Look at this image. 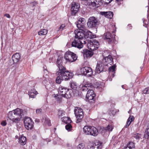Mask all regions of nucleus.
<instances>
[{
  "label": "nucleus",
  "mask_w": 149,
  "mask_h": 149,
  "mask_svg": "<svg viewBox=\"0 0 149 149\" xmlns=\"http://www.w3.org/2000/svg\"><path fill=\"white\" fill-rule=\"evenodd\" d=\"M63 59L62 56L59 55L56 61V65L58 67V70L56 72V74L58 76L56 77V81L58 84H60L63 80H68L71 78L73 76V73L67 70L65 68L63 65Z\"/></svg>",
  "instance_id": "obj_1"
},
{
  "label": "nucleus",
  "mask_w": 149,
  "mask_h": 149,
  "mask_svg": "<svg viewBox=\"0 0 149 149\" xmlns=\"http://www.w3.org/2000/svg\"><path fill=\"white\" fill-rule=\"evenodd\" d=\"M75 39L72 43V47L81 49L83 47V45L86 43V40L84 37V31L79 29L74 31Z\"/></svg>",
  "instance_id": "obj_2"
},
{
  "label": "nucleus",
  "mask_w": 149,
  "mask_h": 149,
  "mask_svg": "<svg viewBox=\"0 0 149 149\" xmlns=\"http://www.w3.org/2000/svg\"><path fill=\"white\" fill-rule=\"evenodd\" d=\"M58 95H55L57 100L60 102L61 100L62 97L67 99L71 97L73 95V91L62 86H60L58 88Z\"/></svg>",
  "instance_id": "obj_3"
},
{
  "label": "nucleus",
  "mask_w": 149,
  "mask_h": 149,
  "mask_svg": "<svg viewBox=\"0 0 149 149\" xmlns=\"http://www.w3.org/2000/svg\"><path fill=\"white\" fill-rule=\"evenodd\" d=\"M83 132L86 135H90L94 136H97L98 134L97 129L92 126H85L83 128Z\"/></svg>",
  "instance_id": "obj_4"
},
{
  "label": "nucleus",
  "mask_w": 149,
  "mask_h": 149,
  "mask_svg": "<svg viewBox=\"0 0 149 149\" xmlns=\"http://www.w3.org/2000/svg\"><path fill=\"white\" fill-rule=\"evenodd\" d=\"M74 114L77 118V123H79L83 118L84 113L83 110L81 108L76 107L74 110Z\"/></svg>",
  "instance_id": "obj_5"
},
{
  "label": "nucleus",
  "mask_w": 149,
  "mask_h": 149,
  "mask_svg": "<svg viewBox=\"0 0 149 149\" xmlns=\"http://www.w3.org/2000/svg\"><path fill=\"white\" fill-rule=\"evenodd\" d=\"M64 58L66 61L69 62H74L77 59L76 54L70 51H67L66 52Z\"/></svg>",
  "instance_id": "obj_6"
},
{
  "label": "nucleus",
  "mask_w": 149,
  "mask_h": 149,
  "mask_svg": "<svg viewBox=\"0 0 149 149\" xmlns=\"http://www.w3.org/2000/svg\"><path fill=\"white\" fill-rule=\"evenodd\" d=\"M99 42L95 40H90L88 43L87 46L89 49L92 51H94L99 47Z\"/></svg>",
  "instance_id": "obj_7"
},
{
  "label": "nucleus",
  "mask_w": 149,
  "mask_h": 149,
  "mask_svg": "<svg viewBox=\"0 0 149 149\" xmlns=\"http://www.w3.org/2000/svg\"><path fill=\"white\" fill-rule=\"evenodd\" d=\"M93 89L91 88L90 90H88L86 95V100L90 103L94 102L95 100V95L94 93Z\"/></svg>",
  "instance_id": "obj_8"
},
{
  "label": "nucleus",
  "mask_w": 149,
  "mask_h": 149,
  "mask_svg": "<svg viewBox=\"0 0 149 149\" xmlns=\"http://www.w3.org/2000/svg\"><path fill=\"white\" fill-rule=\"evenodd\" d=\"M83 1H87L88 5L91 8L94 9L102 4L100 0H81Z\"/></svg>",
  "instance_id": "obj_9"
},
{
  "label": "nucleus",
  "mask_w": 149,
  "mask_h": 149,
  "mask_svg": "<svg viewBox=\"0 0 149 149\" xmlns=\"http://www.w3.org/2000/svg\"><path fill=\"white\" fill-rule=\"evenodd\" d=\"M33 122L29 117H25L24 119V124L26 128L28 130H31L33 127Z\"/></svg>",
  "instance_id": "obj_10"
},
{
  "label": "nucleus",
  "mask_w": 149,
  "mask_h": 149,
  "mask_svg": "<svg viewBox=\"0 0 149 149\" xmlns=\"http://www.w3.org/2000/svg\"><path fill=\"white\" fill-rule=\"evenodd\" d=\"M82 74L88 77H91L93 75V72L92 68L89 67H85L81 69Z\"/></svg>",
  "instance_id": "obj_11"
},
{
  "label": "nucleus",
  "mask_w": 149,
  "mask_h": 149,
  "mask_svg": "<svg viewBox=\"0 0 149 149\" xmlns=\"http://www.w3.org/2000/svg\"><path fill=\"white\" fill-rule=\"evenodd\" d=\"M98 21L94 17H90L88 19L87 25L88 27L95 28L97 25Z\"/></svg>",
  "instance_id": "obj_12"
},
{
  "label": "nucleus",
  "mask_w": 149,
  "mask_h": 149,
  "mask_svg": "<svg viewBox=\"0 0 149 149\" xmlns=\"http://www.w3.org/2000/svg\"><path fill=\"white\" fill-rule=\"evenodd\" d=\"M107 65V64L104 63L102 61L98 62L96 65L95 71L98 73H100L104 70L105 66Z\"/></svg>",
  "instance_id": "obj_13"
},
{
  "label": "nucleus",
  "mask_w": 149,
  "mask_h": 149,
  "mask_svg": "<svg viewBox=\"0 0 149 149\" xmlns=\"http://www.w3.org/2000/svg\"><path fill=\"white\" fill-rule=\"evenodd\" d=\"M85 19L84 18H80L77 22L76 25L79 29L82 31L85 29L84 23Z\"/></svg>",
  "instance_id": "obj_14"
},
{
  "label": "nucleus",
  "mask_w": 149,
  "mask_h": 149,
  "mask_svg": "<svg viewBox=\"0 0 149 149\" xmlns=\"http://www.w3.org/2000/svg\"><path fill=\"white\" fill-rule=\"evenodd\" d=\"M109 31V32L108 31L105 33L103 36V38L108 41L109 43L112 42L113 39L112 35H111L110 32L112 33L113 32V31H111L110 29Z\"/></svg>",
  "instance_id": "obj_15"
},
{
  "label": "nucleus",
  "mask_w": 149,
  "mask_h": 149,
  "mask_svg": "<svg viewBox=\"0 0 149 149\" xmlns=\"http://www.w3.org/2000/svg\"><path fill=\"white\" fill-rule=\"evenodd\" d=\"M94 86L91 83H87L84 85H81L80 86V88L81 90L83 91H86L87 90H90L91 88H93Z\"/></svg>",
  "instance_id": "obj_16"
},
{
  "label": "nucleus",
  "mask_w": 149,
  "mask_h": 149,
  "mask_svg": "<svg viewBox=\"0 0 149 149\" xmlns=\"http://www.w3.org/2000/svg\"><path fill=\"white\" fill-rule=\"evenodd\" d=\"M79 7V4L75 2L72 3L71 10L72 15H74L77 12Z\"/></svg>",
  "instance_id": "obj_17"
},
{
  "label": "nucleus",
  "mask_w": 149,
  "mask_h": 149,
  "mask_svg": "<svg viewBox=\"0 0 149 149\" xmlns=\"http://www.w3.org/2000/svg\"><path fill=\"white\" fill-rule=\"evenodd\" d=\"M102 61L104 64L106 63L107 65L108 64L111 65L113 63V59L112 58L111 56L110 55H109L108 56L105 57Z\"/></svg>",
  "instance_id": "obj_18"
},
{
  "label": "nucleus",
  "mask_w": 149,
  "mask_h": 149,
  "mask_svg": "<svg viewBox=\"0 0 149 149\" xmlns=\"http://www.w3.org/2000/svg\"><path fill=\"white\" fill-rule=\"evenodd\" d=\"M83 31H84V38L86 39V38H93L95 37V36L91 32L86 29Z\"/></svg>",
  "instance_id": "obj_19"
},
{
  "label": "nucleus",
  "mask_w": 149,
  "mask_h": 149,
  "mask_svg": "<svg viewBox=\"0 0 149 149\" xmlns=\"http://www.w3.org/2000/svg\"><path fill=\"white\" fill-rule=\"evenodd\" d=\"M13 111L17 117L22 118L24 116V112L22 109L19 108H17Z\"/></svg>",
  "instance_id": "obj_20"
},
{
  "label": "nucleus",
  "mask_w": 149,
  "mask_h": 149,
  "mask_svg": "<svg viewBox=\"0 0 149 149\" xmlns=\"http://www.w3.org/2000/svg\"><path fill=\"white\" fill-rule=\"evenodd\" d=\"M84 58H90L93 55V52L88 49H84L82 52Z\"/></svg>",
  "instance_id": "obj_21"
},
{
  "label": "nucleus",
  "mask_w": 149,
  "mask_h": 149,
  "mask_svg": "<svg viewBox=\"0 0 149 149\" xmlns=\"http://www.w3.org/2000/svg\"><path fill=\"white\" fill-rule=\"evenodd\" d=\"M100 14L104 16L106 18L109 19H111L113 15V13L111 11L101 12Z\"/></svg>",
  "instance_id": "obj_22"
},
{
  "label": "nucleus",
  "mask_w": 149,
  "mask_h": 149,
  "mask_svg": "<svg viewBox=\"0 0 149 149\" xmlns=\"http://www.w3.org/2000/svg\"><path fill=\"white\" fill-rule=\"evenodd\" d=\"M21 56L19 53H16L13 55L12 60L14 63H16L19 61Z\"/></svg>",
  "instance_id": "obj_23"
},
{
  "label": "nucleus",
  "mask_w": 149,
  "mask_h": 149,
  "mask_svg": "<svg viewBox=\"0 0 149 149\" xmlns=\"http://www.w3.org/2000/svg\"><path fill=\"white\" fill-rule=\"evenodd\" d=\"M101 145L102 144L100 142H95L90 147L89 149H101Z\"/></svg>",
  "instance_id": "obj_24"
},
{
  "label": "nucleus",
  "mask_w": 149,
  "mask_h": 149,
  "mask_svg": "<svg viewBox=\"0 0 149 149\" xmlns=\"http://www.w3.org/2000/svg\"><path fill=\"white\" fill-rule=\"evenodd\" d=\"M37 94V91H36L35 89L33 88L30 90L29 92V95L30 97L34 98Z\"/></svg>",
  "instance_id": "obj_25"
},
{
  "label": "nucleus",
  "mask_w": 149,
  "mask_h": 149,
  "mask_svg": "<svg viewBox=\"0 0 149 149\" xmlns=\"http://www.w3.org/2000/svg\"><path fill=\"white\" fill-rule=\"evenodd\" d=\"M123 149H135L134 144L132 142H130L127 147H125Z\"/></svg>",
  "instance_id": "obj_26"
},
{
  "label": "nucleus",
  "mask_w": 149,
  "mask_h": 149,
  "mask_svg": "<svg viewBox=\"0 0 149 149\" xmlns=\"http://www.w3.org/2000/svg\"><path fill=\"white\" fill-rule=\"evenodd\" d=\"M116 67V66L115 65H114L109 68V72L110 73H111L113 77L115 75L114 74L115 73V69Z\"/></svg>",
  "instance_id": "obj_27"
},
{
  "label": "nucleus",
  "mask_w": 149,
  "mask_h": 149,
  "mask_svg": "<svg viewBox=\"0 0 149 149\" xmlns=\"http://www.w3.org/2000/svg\"><path fill=\"white\" fill-rule=\"evenodd\" d=\"M19 143L22 145H24L26 143V138L24 136H21L19 139Z\"/></svg>",
  "instance_id": "obj_28"
},
{
  "label": "nucleus",
  "mask_w": 149,
  "mask_h": 149,
  "mask_svg": "<svg viewBox=\"0 0 149 149\" xmlns=\"http://www.w3.org/2000/svg\"><path fill=\"white\" fill-rule=\"evenodd\" d=\"M8 118L11 120L17 117L13 110L10 111L8 112Z\"/></svg>",
  "instance_id": "obj_29"
},
{
  "label": "nucleus",
  "mask_w": 149,
  "mask_h": 149,
  "mask_svg": "<svg viewBox=\"0 0 149 149\" xmlns=\"http://www.w3.org/2000/svg\"><path fill=\"white\" fill-rule=\"evenodd\" d=\"M134 120V117L133 116H130L129 118L127 121V125L125 126L126 128L128 127L130 125L132 121Z\"/></svg>",
  "instance_id": "obj_30"
},
{
  "label": "nucleus",
  "mask_w": 149,
  "mask_h": 149,
  "mask_svg": "<svg viewBox=\"0 0 149 149\" xmlns=\"http://www.w3.org/2000/svg\"><path fill=\"white\" fill-rule=\"evenodd\" d=\"M61 119L62 122L65 123H70L72 122V120L70 118L68 117H63Z\"/></svg>",
  "instance_id": "obj_31"
},
{
  "label": "nucleus",
  "mask_w": 149,
  "mask_h": 149,
  "mask_svg": "<svg viewBox=\"0 0 149 149\" xmlns=\"http://www.w3.org/2000/svg\"><path fill=\"white\" fill-rule=\"evenodd\" d=\"M104 3L107 4H108L110 3L112 1H115L118 5H120L121 4L120 2L122 1V0H102Z\"/></svg>",
  "instance_id": "obj_32"
},
{
  "label": "nucleus",
  "mask_w": 149,
  "mask_h": 149,
  "mask_svg": "<svg viewBox=\"0 0 149 149\" xmlns=\"http://www.w3.org/2000/svg\"><path fill=\"white\" fill-rule=\"evenodd\" d=\"M47 33V30L46 29H43L38 32V34L39 35H45Z\"/></svg>",
  "instance_id": "obj_33"
},
{
  "label": "nucleus",
  "mask_w": 149,
  "mask_h": 149,
  "mask_svg": "<svg viewBox=\"0 0 149 149\" xmlns=\"http://www.w3.org/2000/svg\"><path fill=\"white\" fill-rule=\"evenodd\" d=\"M113 129V128L112 126L109 125L107 127L104 128L103 130H105L106 132L111 131Z\"/></svg>",
  "instance_id": "obj_34"
},
{
  "label": "nucleus",
  "mask_w": 149,
  "mask_h": 149,
  "mask_svg": "<svg viewBox=\"0 0 149 149\" xmlns=\"http://www.w3.org/2000/svg\"><path fill=\"white\" fill-rule=\"evenodd\" d=\"M141 136V134L139 133H135L133 135V137L137 140H139Z\"/></svg>",
  "instance_id": "obj_35"
},
{
  "label": "nucleus",
  "mask_w": 149,
  "mask_h": 149,
  "mask_svg": "<svg viewBox=\"0 0 149 149\" xmlns=\"http://www.w3.org/2000/svg\"><path fill=\"white\" fill-rule=\"evenodd\" d=\"M44 124L46 125L50 126L51 125L50 120L48 118L46 117L45 121Z\"/></svg>",
  "instance_id": "obj_36"
},
{
  "label": "nucleus",
  "mask_w": 149,
  "mask_h": 149,
  "mask_svg": "<svg viewBox=\"0 0 149 149\" xmlns=\"http://www.w3.org/2000/svg\"><path fill=\"white\" fill-rule=\"evenodd\" d=\"M70 86L72 89L73 90H75L77 88V85L75 82H72L70 84Z\"/></svg>",
  "instance_id": "obj_37"
},
{
  "label": "nucleus",
  "mask_w": 149,
  "mask_h": 149,
  "mask_svg": "<svg viewBox=\"0 0 149 149\" xmlns=\"http://www.w3.org/2000/svg\"><path fill=\"white\" fill-rule=\"evenodd\" d=\"M65 128L68 131H70L72 130V126L71 124H70V123H68L65 126Z\"/></svg>",
  "instance_id": "obj_38"
},
{
  "label": "nucleus",
  "mask_w": 149,
  "mask_h": 149,
  "mask_svg": "<svg viewBox=\"0 0 149 149\" xmlns=\"http://www.w3.org/2000/svg\"><path fill=\"white\" fill-rule=\"evenodd\" d=\"M77 148L78 149H85V145L83 143H81L78 145Z\"/></svg>",
  "instance_id": "obj_39"
},
{
  "label": "nucleus",
  "mask_w": 149,
  "mask_h": 149,
  "mask_svg": "<svg viewBox=\"0 0 149 149\" xmlns=\"http://www.w3.org/2000/svg\"><path fill=\"white\" fill-rule=\"evenodd\" d=\"M20 118L19 117H16L14 119L11 120L13 122L17 123L19 120H20Z\"/></svg>",
  "instance_id": "obj_40"
},
{
  "label": "nucleus",
  "mask_w": 149,
  "mask_h": 149,
  "mask_svg": "<svg viewBox=\"0 0 149 149\" xmlns=\"http://www.w3.org/2000/svg\"><path fill=\"white\" fill-rule=\"evenodd\" d=\"M65 112L63 110H59L58 113V115L59 117H60L64 115Z\"/></svg>",
  "instance_id": "obj_41"
},
{
  "label": "nucleus",
  "mask_w": 149,
  "mask_h": 149,
  "mask_svg": "<svg viewBox=\"0 0 149 149\" xmlns=\"http://www.w3.org/2000/svg\"><path fill=\"white\" fill-rule=\"evenodd\" d=\"M143 92L144 94L149 93V87L146 88L143 91Z\"/></svg>",
  "instance_id": "obj_42"
},
{
  "label": "nucleus",
  "mask_w": 149,
  "mask_h": 149,
  "mask_svg": "<svg viewBox=\"0 0 149 149\" xmlns=\"http://www.w3.org/2000/svg\"><path fill=\"white\" fill-rule=\"evenodd\" d=\"M109 113L111 116H114L116 113V112L114 110H111L109 111Z\"/></svg>",
  "instance_id": "obj_43"
},
{
  "label": "nucleus",
  "mask_w": 149,
  "mask_h": 149,
  "mask_svg": "<svg viewBox=\"0 0 149 149\" xmlns=\"http://www.w3.org/2000/svg\"><path fill=\"white\" fill-rule=\"evenodd\" d=\"M7 63L9 66L12 65L14 63L13 62V61L12 59V60H11V59L9 60V61H8Z\"/></svg>",
  "instance_id": "obj_44"
},
{
  "label": "nucleus",
  "mask_w": 149,
  "mask_h": 149,
  "mask_svg": "<svg viewBox=\"0 0 149 149\" xmlns=\"http://www.w3.org/2000/svg\"><path fill=\"white\" fill-rule=\"evenodd\" d=\"M65 27V24H61V26L58 28V30L59 31H62L63 29H64V28Z\"/></svg>",
  "instance_id": "obj_45"
},
{
  "label": "nucleus",
  "mask_w": 149,
  "mask_h": 149,
  "mask_svg": "<svg viewBox=\"0 0 149 149\" xmlns=\"http://www.w3.org/2000/svg\"><path fill=\"white\" fill-rule=\"evenodd\" d=\"M42 110L41 109H37L36 110V113H39L41 112Z\"/></svg>",
  "instance_id": "obj_46"
},
{
  "label": "nucleus",
  "mask_w": 149,
  "mask_h": 149,
  "mask_svg": "<svg viewBox=\"0 0 149 149\" xmlns=\"http://www.w3.org/2000/svg\"><path fill=\"white\" fill-rule=\"evenodd\" d=\"M144 136L145 139H148L149 138V135L144 134Z\"/></svg>",
  "instance_id": "obj_47"
},
{
  "label": "nucleus",
  "mask_w": 149,
  "mask_h": 149,
  "mask_svg": "<svg viewBox=\"0 0 149 149\" xmlns=\"http://www.w3.org/2000/svg\"><path fill=\"white\" fill-rule=\"evenodd\" d=\"M1 124L3 126H5L6 125V123L5 121H3L1 123Z\"/></svg>",
  "instance_id": "obj_48"
},
{
  "label": "nucleus",
  "mask_w": 149,
  "mask_h": 149,
  "mask_svg": "<svg viewBox=\"0 0 149 149\" xmlns=\"http://www.w3.org/2000/svg\"><path fill=\"white\" fill-rule=\"evenodd\" d=\"M4 16L6 17H7L8 18H10V15L8 14H5Z\"/></svg>",
  "instance_id": "obj_49"
},
{
  "label": "nucleus",
  "mask_w": 149,
  "mask_h": 149,
  "mask_svg": "<svg viewBox=\"0 0 149 149\" xmlns=\"http://www.w3.org/2000/svg\"><path fill=\"white\" fill-rule=\"evenodd\" d=\"M144 134L149 135V131L147 130L146 129V131L144 132Z\"/></svg>",
  "instance_id": "obj_50"
},
{
  "label": "nucleus",
  "mask_w": 149,
  "mask_h": 149,
  "mask_svg": "<svg viewBox=\"0 0 149 149\" xmlns=\"http://www.w3.org/2000/svg\"><path fill=\"white\" fill-rule=\"evenodd\" d=\"M37 4V3L36 2H34L32 3V5L33 6H35Z\"/></svg>",
  "instance_id": "obj_51"
},
{
  "label": "nucleus",
  "mask_w": 149,
  "mask_h": 149,
  "mask_svg": "<svg viewBox=\"0 0 149 149\" xmlns=\"http://www.w3.org/2000/svg\"><path fill=\"white\" fill-rule=\"evenodd\" d=\"M128 27L130 29H131L132 28L131 24H129L128 25Z\"/></svg>",
  "instance_id": "obj_52"
},
{
  "label": "nucleus",
  "mask_w": 149,
  "mask_h": 149,
  "mask_svg": "<svg viewBox=\"0 0 149 149\" xmlns=\"http://www.w3.org/2000/svg\"><path fill=\"white\" fill-rule=\"evenodd\" d=\"M35 121L36 122H37V123H39L40 121V120L39 119H35Z\"/></svg>",
  "instance_id": "obj_53"
},
{
  "label": "nucleus",
  "mask_w": 149,
  "mask_h": 149,
  "mask_svg": "<svg viewBox=\"0 0 149 149\" xmlns=\"http://www.w3.org/2000/svg\"><path fill=\"white\" fill-rule=\"evenodd\" d=\"M146 129L147 130H149V125H148V126L146 128Z\"/></svg>",
  "instance_id": "obj_54"
},
{
  "label": "nucleus",
  "mask_w": 149,
  "mask_h": 149,
  "mask_svg": "<svg viewBox=\"0 0 149 149\" xmlns=\"http://www.w3.org/2000/svg\"><path fill=\"white\" fill-rule=\"evenodd\" d=\"M131 111V110H130L129 111H128V113H130V112Z\"/></svg>",
  "instance_id": "obj_55"
},
{
  "label": "nucleus",
  "mask_w": 149,
  "mask_h": 149,
  "mask_svg": "<svg viewBox=\"0 0 149 149\" xmlns=\"http://www.w3.org/2000/svg\"><path fill=\"white\" fill-rule=\"evenodd\" d=\"M109 26L112 27V25H110Z\"/></svg>",
  "instance_id": "obj_56"
},
{
  "label": "nucleus",
  "mask_w": 149,
  "mask_h": 149,
  "mask_svg": "<svg viewBox=\"0 0 149 149\" xmlns=\"http://www.w3.org/2000/svg\"><path fill=\"white\" fill-rule=\"evenodd\" d=\"M123 85H122V88H124L123 87Z\"/></svg>",
  "instance_id": "obj_57"
},
{
  "label": "nucleus",
  "mask_w": 149,
  "mask_h": 149,
  "mask_svg": "<svg viewBox=\"0 0 149 149\" xmlns=\"http://www.w3.org/2000/svg\"><path fill=\"white\" fill-rule=\"evenodd\" d=\"M113 35L114 36H115V35H114V34H113Z\"/></svg>",
  "instance_id": "obj_58"
}]
</instances>
